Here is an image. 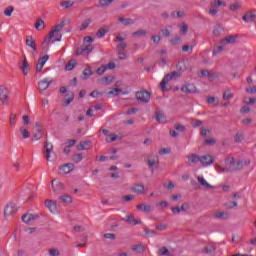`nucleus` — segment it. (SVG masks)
I'll list each match as a JSON object with an SVG mask.
<instances>
[{
  "label": "nucleus",
  "instance_id": "f257e3e1",
  "mask_svg": "<svg viewBox=\"0 0 256 256\" xmlns=\"http://www.w3.org/2000/svg\"><path fill=\"white\" fill-rule=\"evenodd\" d=\"M115 43H119L116 46V49L118 51V57L119 59H127V54H125V49H127V43H125V38H123L121 35L116 36L114 39Z\"/></svg>",
  "mask_w": 256,
  "mask_h": 256
},
{
  "label": "nucleus",
  "instance_id": "f03ea898",
  "mask_svg": "<svg viewBox=\"0 0 256 256\" xmlns=\"http://www.w3.org/2000/svg\"><path fill=\"white\" fill-rule=\"evenodd\" d=\"M65 27V22H61L60 24L55 25L52 30L49 32L48 37L44 39L42 42V47H45V45H49L51 43V38L55 37V33H59L60 31H63V28Z\"/></svg>",
  "mask_w": 256,
  "mask_h": 256
},
{
  "label": "nucleus",
  "instance_id": "7ed1b4c3",
  "mask_svg": "<svg viewBox=\"0 0 256 256\" xmlns=\"http://www.w3.org/2000/svg\"><path fill=\"white\" fill-rule=\"evenodd\" d=\"M173 77H181V72L179 71H174L171 74H166L164 76V78L162 79V81L160 82V89L161 91H163V93H165V91H169V89H167V83H169V81H171L173 79Z\"/></svg>",
  "mask_w": 256,
  "mask_h": 256
},
{
  "label": "nucleus",
  "instance_id": "20e7f679",
  "mask_svg": "<svg viewBox=\"0 0 256 256\" xmlns=\"http://www.w3.org/2000/svg\"><path fill=\"white\" fill-rule=\"evenodd\" d=\"M135 96L140 103H149L151 101V93L147 90L138 91Z\"/></svg>",
  "mask_w": 256,
  "mask_h": 256
},
{
  "label": "nucleus",
  "instance_id": "39448f33",
  "mask_svg": "<svg viewBox=\"0 0 256 256\" xmlns=\"http://www.w3.org/2000/svg\"><path fill=\"white\" fill-rule=\"evenodd\" d=\"M17 213V205L15 203H8L4 208V217H9Z\"/></svg>",
  "mask_w": 256,
  "mask_h": 256
},
{
  "label": "nucleus",
  "instance_id": "423d86ee",
  "mask_svg": "<svg viewBox=\"0 0 256 256\" xmlns=\"http://www.w3.org/2000/svg\"><path fill=\"white\" fill-rule=\"evenodd\" d=\"M51 83H53V79H49V78H44L43 80L38 82V90L40 91V93H42V91H47Z\"/></svg>",
  "mask_w": 256,
  "mask_h": 256
},
{
  "label": "nucleus",
  "instance_id": "0eeeda50",
  "mask_svg": "<svg viewBox=\"0 0 256 256\" xmlns=\"http://www.w3.org/2000/svg\"><path fill=\"white\" fill-rule=\"evenodd\" d=\"M7 99H9V90L3 86H0V101L3 105H9Z\"/></svg>",
  "mask_w": 256,
  "mask_h": 256
},
{
  "label": "nucleus",
  "instance_id": "6e6552de",
  "mask_svg": "<svg viewBox=\"0 0 256 256\" xmlns=\"http://www.w3.org/2000/svg\"><path fill=\"white\" fill-rule=\"evenodd\" d=\"M44 157L47 161L51 159V153H53V144L49 142H45L44 144Z\"/></svg>",
  "mask_w": 256,
  "mask_h": 256
},
{
  "label": "nucleus",
  "instance_id": "1a4fd4ad",
  "mask_svg": "<svg viewBox=\"0 0 256 256\" xmlns=\"http://www.w3.org/2000/svg\"><path fill=\"white\" fill-rule=\"evenodd\" d=\"M181 91L186 94L197 93V87L195 84H185L181 87Z\"/></svg>",
  "mask_w": 256,
  "mask_h": 256
},
{
  "label": "nucleus",
  "instance_id": "9d476101",
  "mask_svg": "<svg viewBox=\"0 0 256 256\" xmlns=\"http://www.w3.org/2000/svg\"><path fill=\"white\" fill-rule=\"evenodd\" d=\"M215 159H213V156L211 155H204L200 157V163L204 165V167H207L209 165H213Z\"/></svg>",
  "mask_w": 256,
  "mask_h": 256
},
{
  "label": "nucleus",
  "instance_id": "9b49d317",
  "mask_svg": "<svg viewBox=\"0 0 256 256\" xmlns=\"http://www.w3.org/2000/svg\"><path fill=\"white\" fill-rule=\"evenodd\" d=\"M19 69L22 71L23 75H29L31 68L29 67V62L27 61L26 57H24L22 64L19 66Z\"/></svg>",
  "mask_w": 256,
  "mask_h": 256
},
{
  "label": "nucleus",
  "instance_id": "f8f14e48",
  "mask_svg": "<svg viewBox=\"0 0 256 256\" xmlns=\"http://www.w3.org/2000/svg\"><path fill=\"white\" fill-rule=\"evenodd\" d=\"M26 45L27 47H30L32 51H37V43L35 42V39H33V36H27Z\"/></svg>",
  "mask_w": 256,
  "mask_h": 256
},
{
  "label": "nucleus",
  "instance_id": "ddd939ff",
  "mask_svg": "<svg viewBox=\"0 0 256 256\" xmlns=\"http://www.w3.org/2000/svg\"><path fill=\"white\" fill-rule=\"evenodd\" d=\"M44 205L49 209V211H51V213H55V211H57V203L53 200H46Z\"/></svg>",
  "mask_w": 256,
  "mask_h": 256
},
{
  "label": "nucleus",
  "instance_id": "4468645a",
  "mask_svg": "<svg viewBox=\"0 0 256 256\" xmlns=\"http://www.w3.org/2000/svg\"><path fill=\"white\" fill-rule=\"evenodd\" d=\"M74 169H75V164L73 163H67L60 167V171H62V173H65V174L71 173V171H73Z\"/></svg>",
  "mask_w": 256,
  "mask_h": 256
},
{
  "label": "nucleus",
  "instance_id": "2eb2a0df",
  "mask_svg": "<svg viewBox=\"0 0 256 256\" xmlns=\"http://www.w3.org/2000/svg\"><path fill=\"white\" fill-rule=\"evenodd\" d=\"M242 19L245 21V23H253V21H255L256 19V15L255 13L248 11L243 17Z\"/></svg>",
  "mask_w": 256,
  "mask_h": 256
},
{
  "label": "nucleus",
  "instance_id": "dca6fc26",
  "mask_svg": "<svg viewBox=\"0 0 256 256\" xmlns=\"http://www.w3.org/2000/svg\"><path fill=\"white\" fill-rule=\"evenodd\" d=\"M131 189L133 193H137L138 195H143L145 193V186L143 184H135Z\"/></svg>",
  "mask_w": 256,
  "mask_h": 256
},
{
  "label": "nucleus",
  "instance_id": "f3484780",
  "mask_svg": "<svg viewBox=\"0 0 256 256\" xmlns=\"http://www.w3.org/2000/svg\"><path fill=\"white\" fill-rule=\"evenodd\" d=\"M73 99H75V94L73 92L67 93L64 96V105L67 107V105H71L73 103Z\"/></svg>",
  "mask_w": 256,
  "mask_h": 256
},
{
  "label": "nucleus",
  "instance_id": "a211bd4d",
  "mask_svg": "<svg viewBox=\"0 0 256 256\" xmlns=\"http://www.w3.org/2000/svg\"><path fill=\"white\" fill-rule=\"evenodd\" d=\"M114 80H115V77L109 75V76L101 78L99 80V83H101V85H111V83H113Z\"/></svg>",
  "mask_w": 256,
  "mask_h": 256
},
{
  "label": "nucleus",
  "instance_id": "6ab92c4d",
  "mask_svg": "<svg viewBox=\"0 0 256 256\" xmlns=\"http://www.w3.org/2000/svg\"><path fill=\"white\" fill-rule=\"evenodd\" d=\"M237 41V36H227L224 39L221 40V44L223 45L224 43H227L229 45H233V43H235Z\"/></svg>",
  "mask_w": 256,
  "mask_h": 256
},
{
  "label": "nucleus",
  "instance_id": "aec40b11",
  "mask_svg": "<svg viewBox=\"0 0 256 256\" xmlns=\"http://www.w3.org/2000/svg\"><path fill=\"white\" fill-rule=\"evenodd\" d=\"M197 179H198V183H200L202 187H205L206 189H213V186H211V184H209L208 181L205 180L203 176H198Z\"/></svg>",
  "mask_w": 256,
  "mask_h": 256
},
{
  "label": "nucleus",
  "instance_id": "412c9836",
  "mask_svg": "<svg viewBox=\"0 0 256 256\" xmlns=\"http://www.w3.org/2000/svg\"><path fill=\"white\" fill-rule=\"evenodd\" d=\"M131 250L133 253H144L145 252V246L142 244H135L131 246Z\"/></svg>",
  "mask_w": 256,
  "mask_h": 256
},
{
  "label": "nucleus",
  "instance_id": "4be33fe9",
  "mask_svg": "<svg viewBox=\"0 0 256 256\" xmlns=\"http://www.w3.org/2000/svg\"><path fill=\"white\" fill-rule=\"evenodd\" d=\"M36 217L33 214H24L22 216L23 223L29 225L32 221H35Z\"/></svg>",
  "mask_w": 256,
  "mask_h": 256
},
{
  "label": "nucleus",
  "instance_id": "5701e85b",
  "mask_svg": "<svg viewBox=\"0 0 256 256\" xmlns=\"http://www.w3.org/2000/svg\"><path fill=\"white\" fill-rule=\"evenodd\" d=\"M35 29H37V31H41V29H45L46 25H45V21L41 18H38L36 20V23L34 24Z\"/></svg>",
  "mask_w": 256,
  "mask_h": 256
},
{
  "label": "nucleus",
  "instance_id": "b1692460",
  "mask_svg": "<svg viewBox=\"0 0 256 256\" xmlns=\"http://www.w3.org/2000/svg\"><path fill=\"white\" fill-rule=\"evenodd\" d=\"M136 209L138 211H143L144 213H151V205L138 204Z\"/></svg>",
  "mask_w": 256,
  "mask_h": 256
},
{
  "label": "nucleus",
  "instance_id": "393cba45",
  "mask_svg": "<svg viewBox=\"0 0 256 256\" xmlns=\"http://www.w3.org/2000/svg\"><path fill=\"white\" fill-rule=\"evenodd\" d=\"M243 169V160H239L237 162L234 161L232 164L231 171H241Z\"/></svg>",
  "mask_w": 256,
  "mask_h": 256
},
{
  "label": "nucleus",
  "instance_id": "a878e982",
  "mask_svg": "<svg viewBox=\"0 0 256 256\" xmlns=\"http://www.w3.org/2000/svg\"><path fill=\"white\" fill-rule=\"evenodd\" d=\"M73 5H75V2H73L72 0H65L60 2V7L64 8V9H71V7H73Z\"/></svg>",
  "mask_w": 256,
  "mask_h": 256
},
{
  "label": "nucleus",
  "instance_id": "bb28decb",
  "mask_svg": "<svg viewBox=\"0 0 256 256\" xmlns=\"http://www.w3.org/2000/svg\"><path fill=\"white\" fill-rule=\"evenodd\" d=\"M201 157L197 154L188 155V163H199Z\"/></svg>",
  "mask_w": 256,
  "mask_h": 256
},
{
  "label": "nucleus",
  "instance_id": "cd10ccee",
  "mask_svg": "<svg viewBox=\"0 0 256 256\" xmlns=\"http://www.w3.org/2000/svg\"><path fill=\"white\" fill-rule=\"evenodd\" d=\"M143 222L141 219L137 220L135 219V215L129 214V224L130 225H141Z\"/></svg>",
  "mask_w": 256,
  "mask_h": 256
},
{
  "label": "nucleus",
  "instance_id": "c85d7f7f",
  "mask_svg": "<svg viewBox=\"0 0 256 256\" xmlns=\"http://www.w3.org/2000/svg\"><path fill=\"white\" fill-rule=\"evenodd\" d=\"M77 66V60L72 59L66 64V71H73Z\"/></svg>",
  "mask_w": 256,
  "mask_h": 256
},
{
  "label": "nucleus",
  "instance_id": "c756f323",
  "mask_svg": "<svg viewBox=\"0 0 256 256\" xmlns=\"http://www.w3.org/2000/svg\"><path fill=\"white\" fill-rule=\"evenodd\" d=\"M87 149H89V141H82L77 146L78 151H85Z\"/></svg>",
  "mask_w": 256,
  "mask_h": 256
},
{
  "label": "nucleus",
  "instance_id": "7c9ffc66",
  "mask_svg": "<svg viewBox=\"0 0 256 256\" xmlns=\"http://www.w3.org/2000/svg\"><path fill=\"white\" fill-rule=\"evenodd\" d=\"M155 119L158 123H165V115L161 111L155 112Z\"/></svg>",
  "mask_w": 256,
  "mask_h": 256
},
{
  "label": "nucleus",
  "instance_id": "2f4dec72",
  "mask_svg": "<svg viewBox=\"0 0 256 256\" xmlns=\"http://www.w3.org/2000/svg\"><path fill=\"white\" fill-rule=\"evenodd\" d=\"M55 179L52 180V189L53 191H63L65 189V186L63 185V183L61 182H58V184H56V187H55Z\"/></svg>",
  "mask_w": 256,
  "mask_h": 256
},
{
  "label": "nucleus",
  "instance_id": "473e14b6",
  "mask_svg": "<svg viewBox=\"0 0 256 256\" xmlns=\"http://www.w3.org/2000/svg\"><path fill=\"white\" fill-rule=\"evenodd\" d=\"M19 131H20V133H21L23 139H29V137L31 136V135L29 134V130L26 129L25 127H20V128H19Z\"/></svg>",
  "mask_w": 256,
  "mask_h": 256
},
{
  "label": "nucleus",
  "instance_id": "72a5a7b5",
  "mask_svg": "<svg viewBox=\"0 0 256 256\" xmlns=\"http://www.w3.org/2000/svg\"><path fill=\"white\" fill-rule=\"evenodd\" d=\"M107 33H109V31L105 28H100L97 33H96V37H98V39H101L103 37H105V35H107Z\"/></svg>",
  "mask_w": 256,
  "mask_h": 256
},
{
  "label": "nucleus",
  "instance_id": "f704fd0d",
  "mask_svg": "<svg viewBox=\"0 0 256 256\" xmlns=\"http://www.w3.org/2000/svg\"><path fill=\"white\" fill-rule=\"evenodd\" d=\"M188 31H189V25H187L186 23L180 24V33L182 35H187Z\"/></svg>",
  "mask_w": 256,
  "mask_h": 256
},
{
  "label": "nucleus",
  "instance_id": "c9c22d12",
  "mask_svg": "<svg viewBox=\"0 0 256 256\" xmlns=\"http://www.w3.org/2000/svg\"><path fill=\"white\" fill-rule=\"evenodd\" d=\"M59 200L62 201L63 203H73V198L69 195H63L59 197Z\"/></svg>",
  "mask_w": 256,
  "mask_h": 256
},
{
  "label": "nucleus",
  "instance_id": "e433bc0d",
  "mask_svg": "<svg viewBox=\"0 0 256 256\" xmlns=\"http://www.w3.org/2000/svg\"><path fill=\"white\" fill-rule=\"evenodd\" d=\"M147 35V31L140 29L137 30L136 32L132 33V37H145Z\"/></svg>",
  "mask_w": 256,
  "mask_h": 256
},
{
  "label": "nucleus",
  "instance_id": "4c0bfd02",
  "mask_svg": "<svg viewBox=\"0 0 256 256\" xmlns=\"http://www.w3.org/2000/svg\"><path fill=\"white\" fill-rule=\"evenodd\" d=\"M89 25H91V19H86L82 22L81 26H80V31H85V29H87V27H89Z\"/></svg>",
  "mask_w": 256,
  "mask_h": 256
},
{
  "label": "nucleus",
  "instance_id": "58836bf2",
  "mask_svg": "<svg viewBox=\"0 0 256 256\" xmlns=\"http://www.w3.org/2000/svg\"><path fill=\"white\" fill-rule=\"evenodd\" d=\"M115 0H100L98 7H109Z\"/></svg>",
  "mask_w": 256,
  "mask_h": 256
},
{
  "label": "nucleus",
  "instance_id": "ea45409f",
  "mask_svg": "<svg viewBox=\"0 0 256 256\" xmlns=\"http://www.w3.org/2000/svg\"><path fill=\"white\" fill-rule=\"evenodd\" d=\"M216 219H228L229 214L227 212H218L214 215Z\"/></svg>",
  "mask_w": 256,
  "mask_h": 256
},
{
  "label": "nucleus",
  "instance_id": "a19ab883",
  "mask_svg": "<svg viewBox=\"0 0 256 256\" xmlns=\"http://www.w3.org/2000/svg\"><path fill=\"white\" fill-rule=\"evenodd\" d=\"M144 233H146V237H155V235H157L155 230H151L149 228H144Z\"/></svg>",
  "mask_w": 256,
  "mask_h": 256
},
{
  "label": "nucleus",
  "instance_id": "79ce46f5",
  "mask_svg": "<svg viewBox=\"0 0 256 256\" xmlns=\"http://www.w3.org/2000/svg\"><path fill=\"white\" fill-rule=\"evenodd\" d=\"M245 137L243 136V133L237 132L236 135L234 136V141L235 143H241Z\"/></svg>",
  "mask_w": 256,
  "mask_h": 256
},
{
  "label": "nucleus",
  "instance_id": "37998d69",
  "mask_svg": "<svg viewBox=\"0 0 256 256\" xmlns=\"http://www.w3.org/2000/svg\"><path fill=\"white\" fill-rule=\"evenodd\" d=\"M72 161L74 163H81V161H83V154L78 153V154L74 155L72 158Z\"/></svg>",
  "mask_w": 256,
  "mask_h": 256
},
{
  "label": "nucleus",
  "instance_id": "c03bdc74",
  "mask_svg": "<svg viewBox=\"0 0 256 256\" xmlns=\"http://www.w3.org/2000/svg\"><path fill=\"white\" fill-rule=\"evenodd\" d=\"M76 55H89L85 46L76 49Z\"/></svg>",
  "mask_w": 256,
  "mask_h": 256
},
{
  "label": "nucleus",
  "instance_id": "a18cd8bd",
  "mask_svg": "<svg viewBox=\"0 0 256 256\" xmlns=\"http://www.w3.org/2000/svg\"><path fill=\"white\" fill-rule=\"evenodd\" d=\"M47 61H49V55H44L43 57H40L39 59H38V63L40 64V65H42V66H44L45 67V63H47Z\"/></svg>",
  "mask_w": 256,
  "mask_h": 256
},
{
  "label": "nucleus",
  "instance_id": "49530a36",
  "mask_svg": "<svg viewBox=\"0 0 256 256\" xmlns=\"http://www.w3.org/2000/svg\"><path fill=\"white\" fill-rule=\"evenodd\" d=\"M182 39L180 36H175L174 38L169 40V43H171L172 45H179V43H181Z\"/></svg>",
  "mask_w": 256,
  "mask_h": 256
},
{
  "label": "nucleus",
  "instance_id": "de8ad7c7",
  "mask_svg": "<svg viewBox=\"0 0 256 256\" xmlns=\"http://www.w3.org/2000/svg\"><path fill=\"white\" fill-rule=\"evenodd\" d=\"M42 131H43L42 128L36 129V132L34 133V141H39V139H41V137H42L41 132Z\"/></svg>",
  "mask_w": 256,
  "mask_h": 256
},
{
  "label": "nucleus",
  "instance_id": "09e8293b",
  "mask_svg": "<svg viewBox=\"0 0 256 256\" xmlns=\"http://www.w3.org/2000/svg\"><path fill=\"white\" fill-rule=\"evenodd\" d=\"M176 69L178 73H183V70L185 69V62L183 61L178 62V64L176 65Z\"/></svg>",
  "mask_w": 256,
  "mask_h": 256
},
{
  "label": "nucleus",
  "instance_id": "8fccbe9b",
  "mask_svg": "<svg viewBox=\"0 0 256 256\" xmlns=\"http://www.w3.org/2000/svg\"><path fill=\"white\" fill-rule=\"evenodd\" d=\"M14 10L15 8L13 6H9L4 10V15H6V17H11Z\"/></svg>",
  "mask_w": 256,
  "mask_h": 256
},
{
  "label": "nucleus",
  "instance_id": "3c124183",
  "mask_svg": "<svg viewBox=\"0 0 256 256\" xmlns=\"http://www.w3.org/2000/svg\"><path fill=\"white\" fill-rule=\"evenodd\" d=\"M83 79H89V77H91V75H93V73L91 72V68H86L83 71Z\"/></svg>",
  "mask_w": 256,
  "mask_h": 256
},
{
  "label": "nucleus",
  "instance_id": "603ef678",
  "mask_svg": "<svg viewBox=\"0 0 256 256\" xmlns=\"http://www.w3.org/2000/svg\"><path fill=\"white\" fill-rule=\"evenodd\" d=\"M215 247L214 246H206L204 248L203 253H206L207 255H211V253H214Z\"/></svg>",
  "mask_w": 256,
  "mask_h": 256
},
{
  "label": "nucleus",
  "instance_id": "864d4df0",
  "mask_svg": "<svg viewBox=\"0 0 256 256\" xmlns=\"http://www.w3.org/2000/svg\"><path fill=\"white\" fill-rule=\"evenodd\" d=\"M185 12L183 11H177V12H172V17H176L177 19H181L182 17H184Z\"/></svg>",
  "mask_w": 256,
  "mask_h": 256
},
{
  "label": "nucleus",
  "instance_id": "5fc2aeb1",
  "mask_svg": "<svg viewBox=\"0 0 256 256\" xmlns=\"http://www.w3.org/2000/svg\"><path fill=\"white\" fill-rule=\"evenodd\" d=\"M151 41H153V43H155V45H159V43H161V36L152 35Z\"/></svg>",
  "mask_w": 256,
  "mask_h": 256
},
{
  "label": "nucleus",
  "instance_id": "6e6d98bb",
  "mask_svg": "<svg viewBox=\"0 0 256 256\" xmlns=\"http://www.w3.org/2000/svg\"><path fill=\"white\" fill-rule=\"evenodd\" d=\"M207 77H208V79L213 81V79H217V77H219V73H217V72L213 73L211 71H208Z\"/></svg>",
  "mask_w": 256,
  "mask_h": 256
},
{
  "label": "nucleus",
  "instance_id": "4d7b16f0",
  "mask_svg": "<svg viewBox=\"0 0 256 256\" xmlns=\"http://www.w3.org/2000/svg\"><path fill=\"white\" fill-rule=\"evenodd\" d=\"M146 163H147L148 167H155V165H158V164H159V161L147 159V160H146Z\"/></svg>",
  "mask_w": 256,
  "mask_h": 256
},
{
  "label": "nucleus",
  "instance_id": "13d9d810",
  "mask_svg": "<svg viewBox=\"0 0 256 256\" xmlns=\"http://www.w3.org/2000/svg\"><path fill=\"white\" fill-rule=\"evenodd\" d=\"M169 254V249H167V247H162L159 251H158V255L161 256H165Z\"/></svg>",
  "mask_w": 256,
  "mask_h": 256
},
{
  "label": "nucleus",
  "instance_id": "bf43d9fd",
  "mask_svg": "<svg viewBox=\"0 0 256 256\" xmlns=\"http://www.w3.org/2000/svg\"><path fill=\"white\" fill-rule=\"evenodd\" d=\"M221 5L225 6V2L221 0H215L214 2H211V7H220Z\"/></svg>",
  "mask_w": 256,
  "mask_h": 256
},
{
  "label": "nucleus",
  "instance_id": "052dcab7",
  "mask_svg": "<svg viewBox=\"0 0 256 256\" xmlns=\"http://www.w3.org/2000/svg\"><path fill=\"white\" fill-rule=\"evenodd\" d=\"M48 253H49L50 256H59V255H61V253L55 248H52V249L48 250Z\"/></svg>",
  "mask_w": 256,
  "mask_h": 256
},
{
  "label": "nucleus",
  "instance_id": "680f3d73",
  "mask_svg": "<svg viewBox=\"0 0 256 256\" xmlns=\"http://www.w3.org/2000/svg\"><path fill=\"white\" fill-rule=\"evenodd\" d=\"M209 15H211L212 17H215V15H217V13H219V9L211 6L210 10H209Z\"/></svg>",
  "mask_w": 256,
  "mask_h": 256
},
{
  "label": "nucleus",
  "instance_id": "e2e57ef3",
  "mask_svg": "<svg viewBox=\"0 0 256 256\" xmlns=\"http://www.w3.org/2000/svg\"><path fill=\"white\" fill-rule=\"evenodd\" d=\"M105 71H107V67H106V66H100V67L96 70V73H97V75H103V73H105Z\"/></svg>",
  "mask_w": 256,
  "mask_h": 256
},
{
  "label": "nucleus",
  "instance_id": "0e129e2a",
  "mask_svg": "<svg viewBox=\"0 0 256 256\" xmlns=\"http://www.w3.org/2000/svg\"><path fill=\"white\" fill-rule=\"evenodd\" d=\"M241 4L239 2H236L232 5H230V11H237V9H240Z\"/></svg>",
  "mask_w": 256,
  "mask_h": 256
},
{
  "label": "nucleus",
  "instance_id": "69168bd1",
  "mask_svg": "<svg viewBox=\"0 0 256 256\" xmlns=\"http://www.w3.org/2000/svg\"><path fill=\"white\" fill-rule=\"evenodd\" d=\"M224 47L223 46H216L213 50V55H219L221 51H223Z\"/></svg>",
  "mask_w": 256,
  "mask_h": 256
},
{
  "label": "nucleus",
  "instance_id": "338daca9",
  "mask_svg": "<svg viewBox=\"0 0 256 256\" xmlns=\"http://www.w3.org/2000/svg\"><path fill=\"white\" fill-rule=\"evenodd\" d=\"M201 125H203V121L201 120L195 119L192 121V127H201Z\"/></svg>",
  "mask_w": 256,
  "mask_h": 256
},
{
  "label": "nucleus",
  "instance_id": "774afa93",
  "mask_svg": "<svg viewBox=\"0 0 256 256\" xmlns=\"http://www.w3.org/2000/svg\"><path fill=\"white\" fill-rule=\"evenodd\" d=\"M15 119H17V115L10 114V126L15 127Z\"/></svg>",
  "mask_w": 256,
  "mask_h": 256
}]
</instances>
